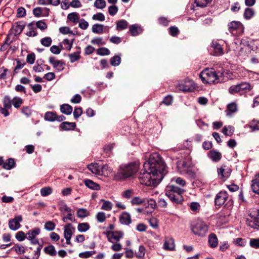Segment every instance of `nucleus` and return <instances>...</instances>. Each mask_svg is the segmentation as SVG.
<instances>
[{
	"instance_id": "61",
	"label": "nucleus",
	"mask_w": 259,
	"mask_h": 259,
	"mask_svg": "<svg viewBox=\"0 0 259 259\" xmlns=\"http://www.w3.org/2000/svg\"><path fill=\"white\" fill-rule=\"evenodd\" d=\"M36 27L41 30H44L47 28V24L42 20H39L36 23Z\"/></svg>"
},
{
	"instance_id": "21",
	"label": "nucleus",
	"mask_w": 259,
	"mask_h": 259,
	"mask_svg": "<svg viewBox=\"0 0 259 259\" xmlns=\"http://www.w3.org/2000/svg\"><path fill=\"white\" fill-rule=\"evenodd\" d=\"M212 47L213 48L214 55L215 56H221L224 54V50L222 46L219 43L212 42Z\"/></svg>"
},
{
	"instance_id": "15",
	"label": "nucleus",
	"mask_w": 259,
	"mask_h": 259,
	"mask_svg": "<svg viewBox=\"0 0 259 259\" xmlns=\"http://www.w3.org/2000/svg\"><path fill=\"white\" fill-rule=\"evenodd\" d=\"M119 221L122 224L128 225L132 222L131 215L129 213L123 212L119 217Z\"/></svg>"
},
{
	"instance_id": "1",
	"label": "nucleus",
	"mask_w": 259,
	"mask_h": 259,
	"mask_svg": "<svg viewBox=\"0 0 259 259\" xmlns=\"http://www.w3.org/2000/svg\"><path fill=\"white\" fill-rule=\"evenodd\" d=\"M166 167L164 160L158 153L151 154L140 173V183L147 186L156 187L166 174Z\"/></svg>"
},
{
	"instance_id": "52",
	"label": "nucleus",
	"mask_w": 259,
	"mask_h": 259,
	"mask_svg": "<svg viewBox=\"0 0 259 259\" xmlns=\"http://www.w3.org/2000/svg\"><path fill=\"white\" fill-rule=\"evenodd\" d=\"M94 6L98 9H103L106 7V3L104 0H96Z\"/></svg>"
},
{
	"instance_id": "17",
	"label": "nucleus",
	"mask_w": 259,
	"mask_h": 259,
	"mask_svg": "<svg viewBox=\"0 0 259 259\" xmlns=\"http://www.w3.org/2000/svg\"><path fill=\"white\" fill-rule=\"evenodd\" d=\"M208 157L213 161L218 162L222 158V154L216 150H211L208 154Z\"/></svg>"
},
{
	"instance_id": "40",
	"label": "nucleus",
	"mask_w": 259,
	"mask_h": 259,
	"mask_svg": "<svg viewBox=\"0 0 259 259\" xmlns=\"http://www.w3.org/2000/svg\"><path fill=\"white\" fill-rule=\"evenodd\" d=\"M3 104L5 108L10 109L12 107V100L9 96H5L4 98Z\"/></svg>"
},
{
	"instance_id": "47",
	"label": "nucleus",
	"mask_w": 259,
	"mask_h": 259,
	"mask_svg": "<svg viewBox=\"0 0 259 259\" xmlns=\"http://www.w3.org/2000/svg\"><path fill=\"white\" fill-rule=\"evenodd\" d=\"M145 247L143 245H140L138 251L136 252V257L138 258H143L145 254Z\"/></svg>"
},
{
	"instance_id": "20",
	"label": "nucleus",
	"mask_w": 259,
	"mask_h": 259,
	"mask_svg": "<svg viewBox=\"0 0 259 259\" xmlns=\"http://www.w3.org/2000/svg\"><path fill=\"white\" fill-rule=\"evenodd\" d=\"M84 185L92 190H99L100 189V185L90 179H86L84 181Z\"/></svg>"
},
{
	"instance_id": "32",
	"label": "nucleus",
	"mask_w": 259,
	"mask_h": 259,
	"mask_svg": "<svg viewBox=\"0 0 259 259\" xmlns=\"http://www.w3.org/2000/svg\"><path fill=\"white\" fill-rule=\"evenodd\" d=\"M44 252L51 256H55L57 252L55 250V247L53 245H50L45 247L44 249Z\"/></svg>"
},
{
	"instance_id": "10",
	"label": "nucleus",
	"mask_w": 259,
	"mask_h": 259,
	"mask_svg": "<svg viewBox=\"0 0 259 259\" xmlns=\"http://www.w3.org/2000/svg\"><path fill=\"white\" fill-rule=\"evenodd\" d=\"M106 234L108 237V240L112 243H113L112 239L118 242L123 236V233L120 231H109L107 232Z\"/></svg>"
},
{
	"instance_id": "49",
	"label": "nucleus",
	"mask_w": 259,
	"mask_h": 259,
	"mask_svg": "<svg viewBox=\"0 0 259 259\" xmlns=\"http://www.w3.org/2000/svg\"><path fill=\"white\" fill-rule=\"evenodd\" d=\"M102 201H103L104 203L102 206L101 209L105 210H111L112 208V204L110 201H106L103 199L102 200Z\"/></svg>"
},
{
	"instance_id": "48",
	"label": "nucleus",
	"mask_w": 259,
	"mask_h": 259,
	"mask_svg": "<svg viewBox=\"0 0 259 259\" xmlns=\"http://www.w3.org/2000/svg\"><path fill=\"white\" fill-rule=\"evenodd\" d=\"M97 53L100 56L109 55L110 54V51L106 48L102 47L97 49Z\"/></svg>"
},
{
	"instance_id": "27",
	"label": "nucleus",
	"mask_w": 259,
	"mask_h": 259,
	"mask_svg": "<svg viewBox=\"0 0 259 259\" xmlns=\"http://www.w3.org/2000/svg\"><path fill=\"white\" fill-rule=\"evenodd\" d=\"M241 23L238 21H232L228 24L230 31L233 32L241 27Z\"/></svg>"
},
{
	"instance_id": "19",
	"label": "nucleus",
	"mask_w": 259,
	"mask_h": 259,
	"mask_svg": "<svg viewBox=\"0 0 259 259\" xmlns=\"http://www.w3.org/2000/svg\"><path fill=\"white\" fill-rule=\"evenodd\" d=\"M208 241L209 246L211 248H215L218 246V239L215 234L211 233L208 238Z\"/></svg>"
},
{
	"instance_id": "59",
	"label": "nucleus",
	"mask_w": 259,
	"mask_h": 259,
	"mask_svg": "<svg viewBox=\"0 0 259 259\" xmlns=\"http://www.w3.org/2000/svg\"><path fill=\"white\" fill-rule=\"evenodd\" d=\"M82 109L81 107H75L73 111V116L75 119L77 118L82 114Z\"/></svg>"
},
{
	"instance_id": "41",
	"label": "nucleus",
	"mask_w": 259,
	"mask_h": 259,
	"mask_svg": "<svg viewBox=\"0 0 259 259\" xmlns=\"http://www.w3.org/2000/svg\"><path fill=\"white\" fill-rule=\"evenodd\" d=\"M249 127L252 132H255L259 130V120L253 119L249 124Z\"/></svg>"
},
{
	"instance_id": "50",
	"label": "nucleus",
	"mask_w": 259,
	"mask_h": 259,
	"mask_svg": "<svg viewBox=\"0 0 259 259\" xmlns=\"http://www.w3.org/2000/svg\"><path fill=\"white\" fill-rule=\"evenodd\" d=\"M212 0H194L196 6L206 7Z\"/></svg>"
},
{
	"instance_id": "36",
	"label": "nucleus",
	"mask_w": 259,
	"mask_h": 259,
	"mask_svg": "<svg viewBox=\"0 0 259 259\" xmlns=\"http://www.w3.org/2000/svg\"><path fill=\"white\" fill-rule=\"evenodd\" d=\"M254 15V11L251 8H246L244 13V17L248 20L251 18Z\"/></svg>"
},
{
	"instance_id": "7",
	"label": "nucleus",
	"mask_w": 259,
	"mask_h": 259,
	"mask_svg": "<svg viewBox=\"0 0 259 259\" xmlns=\"http://www.w3.org/2000/svg\"><path fill=\"white\" fill-rule=\"evenodd\" d=\"M195 88V85L191 79L186 78L179 84V91L184 92H192Z\"/></svg>"
},
{
	"instance_id": "64",
	"label": "nucleus",
	"mask_w": 259,
	"mask_h": 259,
	"mask_svg": "<svg viewBox=\"0 0 259 259\" xmlns=\"http://www.w3.org/2000/svg\"><path fill=\"white\" fill-rule=\"evenodd\" d=\"M43 9L40 7H36L33 10V14L36 17L42 16Z\"/></svg>"
},
{
	"instance_id": "31",
	"label": "nucleus",
	"mask_w": 259,
	"mask_h": 259,
	"mask_svg": "<svg viewBox=\"0 0 259 259\" xmlns=\"http://www.w3.org/2000/svg\"><path fill=\"white\" fill-rule=\"evenodd\" d=\"M79 19V14L76 12L70 13L67 16V20L74 23H77L78 22Z\"/></svg>"
},
{
	"instance_id": "24",
	"label": "nucleus",
	"mask_w": 259,
	"mask_h": 259,
	"mask_svg": "<svg viewBox=\"0 0 259 259\" xmlns=\"http://www.w3.org/2000/svg\"><path fill=\"white\" fill-rule=\"evenodd\" d=\"M251 188L253 192L259 194V174L252 181Z\"/></svg>"
},
{
	"instance_id": "42",
	"label": "nucleus",
	"mask_w": 259,
	"mask_h": 259,
	"mask_svg": "<svg viewBox=\"0 0 259 259\" xmlns=\"http://www.w3.org/2000/svg\"><path fill=\"white\" fill-rule=\"evenodd\" d=\"M80 51H78L72 54L69 55L70 61L71 63H74V62L78 60L81 58L80 56Z\"/></svg>"
},
{
	"instance_id": "28",
	"label": "nucleus",
	"mask_w": 259,
	"mask_h": 259,
	"mask_svg": "<svg viewBox=\"0 0 259 259\" xmlns=\"http://www.w3.org/2000/svg\"><path fill=\"white\" fill-rule=\"evenodd\" d=\"M237 111V104L234 102L230 103L227 106V113L228 116H231L232 114Z\"/></svg>"
},
{
	"instance_id": "56",
	"label": "nucleus",
	"mask_w": 259,
	"mask_h": 259,
	"mask_svg": "<svg viewBox=\"0 0 259 259\" xmlns=\"http://www.w3.org/2000/svg\"><path fill=\"white\" fill-rule=\"evenodd\" d=\"M100 174L99 175H105L108 174V172H110V167L107 164H104L102 166H100Z\"/></svg>"
},
{
	"instance_id": "62",
	"label": "nucleus",
	"mask_w": 259,
	"mask_h": 259,
	"mask_svg": "<svg viewBox=\"0 0 259 259\" xmlns=\"http://www.w3.org/2000/svg\"><path fill=\"white\" fill-rule=\"evenodd\" d=\"M35 60V55L34 53H31L27 55L26 61L28 63L32 64L34 63Z\"/></svg>"
},
{
	"instance_id": "3",
	"label": "nucleus",
	"mask_w": 259,
	"mask_h": 259,
	"mask_svg": "<svg viewBox=\"0 0 259 259\" xmlns=\"http://www.w3.org/2000/svg\"><path fill=\"white\" fill-rule=\"evenodd\" d=\"M222 76V73H217L213 69H206L202 71L199 74V77L202 81L204 83H218L220 81V77Z\"/></svg>"
},
{
	"instance_id": "30",
	"label": "nucleus",
	"mask_w": 259,
	"mask_h": 259,
	"mask_svg": "<svg viewBox=\"0 0 259 259\" xmlns=\"http://www.w3.org/2000/svg\"><path fill=\"white\" fill-rule=\"evenodd\" d=\"M44 118L47 121H54L57 118V114L55 112L48 111L45 113Z\"/></svg>"
},
{
	"instance_id": "45",
	"label": "nucleus",
	"mask_w": 259,
	"mask_h": 259,
	"mask_svg": "<svg viewBox=\"0 0 259 259\" xmlns=\"http://www.w3.org/2000/svg\"><path fill=\"white\" fill-rule=\"evenodd\" d=\"M234 132L233 127L232 126H225L222 130V133L227 136H231Z\"/></svg>"
},
{
	"instance_id": "55",
	"label": "nucleus",
	"mask_w": 259,
	"mask_h": 259,
	"mask_svg": "<svg viewBox=\"0 0 259 259\" xmlns=\"http://www.w3.org/2000/svg\"><path fill=\"white\" fill-rule=\"evenodd\" d=\"M241 92L239 84L233 85L230 87L229 92L231 94H235Z\"/></svg>"
},
{
	"instance_id": "25",
	"label": "nucleus",
	"mask_w": 259,
	"mask_h": 259,
	"mask_svg": "<svg viewBox=\"0 0 259 259\" xmlns=\"http://www.w3.org/2000/svg\"><path fill=\"white\" fill-rule=\"evenodd\" d=\"M72 110V107L68 104H63L60 106L61 112L67 115L71 114Z\"/></svg>"
},
{
	"instance_id": "58",
	"label": "nucleus",
	"mask_w": 259,
	"mask_h": 259,
	"mask_svg": "<svg viewBox=\"0 0 259 259\" xmlns=\"http://www.w3.org/2000/svg\"><path fill=\"white\" fill-rule=\"evenodd\" d=\"M15 237L19 241H22L26 238H27V236L26 234H25L24 232L20 231L16 234Z\"/></svg>"
},
{
	"instance_id": "12",
	"label": "nucleus",
	"mask_w": 259,
	"mask_h": 259,
	"mask_svg": "<svg viewBox=\"0 0 259 259\" xmlns=\"http://www.w3.org/2000/svg\"><path fill=\"white\" fill-rule=\"evenodd\" d=\"M25 26V24L23 21L15 22L12 27V29L14 30V35L17 36L20 34Z\"/></svg>"
},
{
	"instance_id": "5",
	"label": "nucleus",
	"mask_w": 259,
	"mask_h": 259,
	"mask_svg": "<svg viewBox=\"0 0 259 259\" xmlns=\"http://www.w3.org/2000/svg\"><path fill=\"white\" fill-rule=\"evenodd\" d=\"M191 230L194 234L203 237L208 231V226L201 220L196 219L192 223Z\"/></svg>"
},
{
	"instance_id": "9",
	"label": "nucleus",
	"mask_w": 259,
	"mask_h": 259,
	"mask_svg": "<svg viewBox=\"0 0 259 259\" xmlns=\"http://www.w3.org/2000/svg\"><path fill=\"white\" fill-rule=\"evenodd\" d=\"M22 217L21 215H16L14 219L9 221V227L12 230H18L20 227V222L22 221Z\"/></svg>"
},
{
	"instance_id": "18",
	"label": "nucleus",
	"mask_w": 259,
	"mask_h": 259,
	"mask_svg": "<svg viewBox=\"0 0 259 259\" xmlns=\"http://www.w3.org/2000/svg\"><path fill=\"white\" fill-rule=\"evenodd\" d=\"M116 29L118 31H121L126 29L128 26V23L124 19H121L116 21Z\"/></svg>"
},
{
	"instance_id": "29",
	"label": "nucleus",
	"mask_w": 259,
	"mask_h": 259,
	"mask_svg": "<svg viewBox=\"0 0 259 259\" xmlns=\"http://www.w3.org/2000/svg\"><path fill=\"white\" fill-rule=\"evenodd\" d=\"M88 167L93 173L98 175L100 174V165H99L98 163H91V164L88 165Z\"/></svg>"
},
{
	"instance_id": "34",
	"label": "nucleus",
	"mask_w": 259,
	"mask_h": 259,
	"mask_svg": "<svg viewBox=\"0 0 259 259\" xmlns=\"http://www.w3.org/2000/svg\"><path fill=\"white\" fill-rule=\"evenodd\" d=\"M77 217L79 218H84L90 215V212L85 208H79L76 212Z\"/></svg>"
},
{
	"instance_id": "51",
	"label": "nucleus",
	"mask_w": 259,
	"mask_h": 259,
	"mask_svg": "<svg viewBox=\"0 0 259 259\" xmlns=\"http://www.w3.org/2000/svg\"><path fill=\"white\" fill-rule=\"evenodd\" d=\"M249 245L252 248L259 249V238H250Z\"/></svg>"
},
{
	"instance_id": "6",
	"label": "nucleus",
	"mask_w": 259,
	"mask_h": 259,
	"mask_svg": "<svg viewBox=\"0 0 259 259\" xmlns=\"http://www.w3.org/2000/svg\"><path fill=\"white\" fill-rule=\"evenodd\" d=\"M248 226L254 229L259 228V210L252 211L246 219Z\"/></svg>"
},
{
	"instance_id": "11",
	"label": "nucleus",
	"mask_w": 259,
	"mask_h": 259,
	"mask_svg": "<svg viewBox=\"0 0 259 259\" xmlns=\"http://www.w3.org/2000/svg\"><path fill=\"white\" fill-rule=\"evenodd\" d=\"M49 62L53 66L54 68L57 69L58 71H62L64 68L65 63L64 61L63 60H57L55 57H50Z\"/></svg>"
},
{
	"instance_id": "57",
	"label": "nucleus",
	"mask_w": 259,
	"mask_h": 259,
	"mask_svg": "<svg viewBox=\"0 0 259 259\" xmlns=\"http://www.w3.org/2000/svg\"><path fill=\"white\" fill-rule=\"evenodd\" d=\"M96 253L95 251H85L79 253L78 256L82 258H87Z\"/></svg>"
},
{
	"instance_id": "16",
	"label": "nucleus",
	"mask_w": 259,
	"mask_h": 259,
	"mask_svg": "<svg viewBox=\"0 0 259 259\" xmlns=\"http://www.w3.org/2000/svg\"><path fill=\"white\" fill-rule=\"evenodd\" d=\"M76 126L75 122H70L68 121H63L60 125V127L63 131H70L73 130Z\"/></svg>"
},
{
	"instance_id": "23",
	"label": "nucleus",
	"mask_w": 259,
	"mask_h": 259,
	"mask_svg": "<svg viewBox=\"0 0 259 259\" xmlns=\"http://www.w3.org/2000/svg\"><path fill=\"white\" fill-rule=\"evenodd\" d=\"M131 203L133 205H146V198L142 199L139 196L134 197L131 199Z\"/></svg>"
},
{
	"instance_id": "44",
	"label": "nucleus",
	"mask_w": 259,
	"mask_h": 259,
	"mask_svg": "<svg viewBox=\"0 0 259 259\" xmlns=\"http://www.w3.org/2000/svg\"><path fill=\"white\" fill-rule=\"evenodd\" d=\"M22 104L23 100L20 97H15L12 99V104L16 108H20Z\"/></svg>"
},
{
	"instance_id": "54",
	"label": "nucleus",
	"mask_w": 259,
	"mask_h": 259,
	"mask_svg": "<svg viewBox=\"0 0 259 259\" xmlns=\"http://www.w3.org/2000/svg\"><path fill=\"white\" fill-rule=\"evenodd\" d=\"M40 42L45 47H50L52 42V38L50 37H45L40 40Z\"/></svg>"
},
{
	"instance_id": "14",
	"label": "nucleus",
	"mask_w": 259,
	"mask_h": 259,
	"mask_svg": "<svg viewBox=\"0 0 259 259\" xmlns=\"http://www.w3.org/2000/svg\"><path fill=\"white\" fill-rule=\"evenodd\" d=\"M129 31L132 36H136L142 32V29L139 25L135 24L130 26Z\"/></svg>"
},
{
	"instance_id": "8",
	"label": "nucleus",
	"mask_w": 259,
	"mask_h": 259,
	"mask_svg": "<svg viewBox=\"0 0 259 259\" xmlns=\"http://www.w3.org/2000/svg\"><path fill=\"white\" fill-rule=\"evenodd\" d=\"M228 194L226 191H220L216 195L214 200L215 205L219 206L223 205L228 199Z\"/></svg>"
},
{
	"instance_id": "33",
	"label": "nucleus",
	"mask_w": 259,
	"mask_h": 259,
	"mask_svg": "<svg viewBox=\"0 0 259 259\" xmlns=\"http://www.w3.org/2000/svg\"><path fill=\"white\" fill-rule=\"evenodd\" d=\"M104 25L100 24H95L93 25L92 30L94 33L102 34L103 33Z\"/></svg>"
},
{
	"instance_id": "53",
	"label": "nucleus",
	"mask_w": 259,
	"mask_h": 259,
	"mask_svg": "<svg viewBox=\"0 0 259 259\" xmlns=\"http://www.w3.org/2000/svg\"><path fill=\"white\" fill-rule=\"evenodd\" d=\"M56 227V224L53 222L52 221H47L44 226V228L46 230L48 231H53L55 229Z\"/></svg>"
},
{
	"instance_id": "38",
	"label": "nucleus",
	"mask_w": 259,
	"mask_h": 259,
	"mask_svg": "<svg viewBox=\"0 0 259 259\" xmlns=\"http://www.w3.org/2000/svg\"><path fill=\"white\" fill-rule=\"evenodd\" d=\"M72 227V225L70 223L67 224L64 227V237H71L72 235V231L70 228Z\"/></svg>"
},
{
	"instance_id": "60",
	"label": "nucleus",
	"mask_w": 259,
	"mask_h": 259,
	"mask_svg": "<svg viewBox=\"0 0 259 259\" xmlns=\"http://www.w3.org/2000/svg\"><path fill=\"white\" fill-rule=\"evenodd\" d=\"M240 87L241 91L248 90L250 91L251 89L250 84L247 82H243L239 84Z\"/></svg>"
},
{
	"instance_id": "46",
	"label": "nucleus",
	"mask_w": 259,
	"mask_h": 259,
	"mask_svg": "<svg viewBox=\"0 0 259 259\" xmlns=\"http://www.w3.org/2000/svg\"><path fill=\"white\" fill-rule=\"evenodd\" d=\"M190 153V151L189 150H188V152L187 153L188 156L186 158V160L184 161L183 163V164H182V166L184 167H190L192 166V165H193L192 162L191 161V158L189 156Z\"/></svg>"
},
{
	"instance_id": "2",
	"label": "nucleus",
	"mask_w": 259,
	"mask_h": 259,
	"mask_svg": "<svg viewBox=\"0 0 259 259\" xmlns=\"http://www.w3.org/2000/svg\"><path fill=\"white\" fill-rule=\"evenodd\" d=\"M138 166L135 162L120 165L114 175V179L117 181H123L133 176L138 171Z\"/></svg>"
},
{
	"instance_id": "63",
	"label": "nucleus",
	"mask_w": 259,
	"mask_h": 259,
	"mask_svg": "<svg viewBox=\"0 0 259 259\" xmlns=\"http://www.w3.org/2000/svg\"><path fill=\"white\" fill-rule=\"evenodd\" d=\"M91 43L93 45H98L99 46L105 45V42L103 41L102 37L94 38L91 40Z\"/></svg>"
},
{
	"instance_id": "39",
	"label": "nucleus",
	"mask_w": 259,
	"mask_h": 259,
	"mask_svg": "<svg viewBox=\"0 0 259 259\" xmlns=\"http://www.w3.org/2000/svg\"><path fill=\"white\" fill-rule=\"evenodd\" d=\"M121 63V58L118 55H115L110 59V64L113 66H118Z\"/></svg>"
},
{
	"instance_id": "35",
	"label": "nucleus",
	"mask_w": 259,
	"mask_h": 259,
	"mask_svg": "<svg viewBox=\"0 0 259 259\" xmlns=\"http://www.w3.org/2000/svg\"><path fill=\"white\" fill-rule=\"evenodd\" d=\"M190 208L193 213H196L199 212L201 206L198 202H192L190 204Z\"/></svg>"
},
{
	"instance_id": "26",
	"label": "nucleus",
	"mask_w": 259,
	"mask_h": 259,
	"mask_svg": "<svg viewBox=\"0 0 259 259\" xmlns=\"http://www.w3.org/2000/svg\"><path fill=\"white\" fill-rule=\"evenodd\" d=\"M16 165V163L15 162V160L13 158H9L6 162L4 163V164L3 165V167L4 168L10 170L12 168H14Z\"/></svg>"
},
{
	"instance_id": "4",
	"label": "nucleus",
	"mask_w": 259,
	"mask_h": 259,
	"mask_svg": "<svg viewBox=\"0 0 259 259\" xmlns=\"http://www.w3.org/2000/svg\"><path fill=\"white\" fill-rule=\"evenodd\" d=\"M166 195L172 202L178 204V178L172 179L166 187Z\"/></svg>"
},
{
	"instance_id": "13",
	"label": "nucleus",
	"mask_w": 259,
	"mask_h": 259,
	"mask_svg": "<svg viewBox=\"0 0 259 259\" xmlns=\"http://www.w3.org/2000/svg\"><path fill=\"white\" fill-rule=\"evenodd\" d=\"M218 176L220 178H227L230 173V169L225 165L222 166L218 169Z\"/></svg>"
},
{
	"instance_id": "22",
	"label": "nucleus",
	"mask_w": 259,
	"mask_h": 259,
	"mask_svg": "<svg viewBox=\"0 0 259 259\" xmlns=\"http://www.w3.org/2000/svg\"><path fill=\"white\" fill-rule=\"evenodd\" d=\"M165 250H172L175 248L174 240L172 238H167L165 239L163 245Z\"/></svg>"
},
{
	"instance_id": "43",
	"label": "nucleus",
	"mask_w": 259,
	"mask_h": 259,
	"mask_svg": "<svg viewBox=\"0 0 259 259\" xmlns=\"http://www.w3.org/2000/svg\"><path fill=\"white\" fill-rule=\"evenodd\" d=\"M53 193L52 189L50 187H45L40 189V194L42 196H47Z\"/></svg>"
},
{
	"instance_id": "37",
	"label": "nucleus",
	"mask_w": 259,
	"mask_h": 259,
	"mask_svg": "<svg viewBox=\"0 0 259 259\" xmlns=\"http://www.w3.org/2000/svg\"><path fill=\"white\" fill-rule=\"evenodd\" d=\"M90 228V225L88 223H79L77 226V229L79 232H84L88 231Z\"/></svg>"
}]
</instances>
